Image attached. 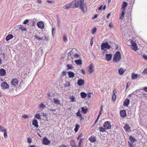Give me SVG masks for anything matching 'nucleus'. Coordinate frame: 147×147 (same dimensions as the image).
Masks as SVG:
<instances>
[{"instance_id": "nucleus-1", "label": "nucleus", "mask_w": 147, "mask_h": 147, "mask_svg": "<svg viewBox=\"0 0 147 147\" xmlns=\"http://www.w3.org/2000/svg\"><path fill=\"white\" fill-rule=\"evenodd\" d=\"M121 59V55L119 51H117L114 55L113 58V62L118 63Z\"/></svg>"}, {"instance_id": "nucleus-2", "label": "nucleus", "mask_w": 147, "mask_h": 147, "mask_svg": "<svg viewBox=\"0 0 147 147\" xmlns=\"http://www.w3.org/2000/svg\"><path fill=\"white\" fill-rule=\"evenodd\" d=\"M84 0H74L71 2V4H73L74 5L75 8H76L84 4Z\"/></svg>"}, {"instance_id": "nucleus-3", "label": "nucleus", "mask_w": 147, "mask_h": 147, "mask_svg": "<svg viewBox=\"0 0 147 147\" xmlns=\"http://www.w3.org/2000/svg\"><path fill=\"white\" fill-rule=\"evenodd\" d=\"M19 80L16 78H13L10 81V84L13 87H16L18 85Z\"/></svg>"}, {"instance_id": "nucleus-4", "label": "nucleus", "mask_w": 147, "mask_h": 147, "mask_svg": "<svg viewBox=\"0 0 147 147\" xmlns=\"http://www.w3.org/2000/svg\"><path fill=\"white\" fill-rule=\"evenodd\" d=\"M103 126L106 129H111L112 127L111 123L109 121L105 122L103 124Z\"/></svg>"}, {"instance_id": "nucleus-5", "label": "nucleus", "mask_w": 147, "mask_h": 147, "mask_svg": "<svg viewBox=\"0 0 147 147\" xmlns=\"http://www.w3.org/2000/svg\"><path fill=\"white\" fill-rule=\"evenodd\" d=\"M111 47L110 45H109L107 42L102 43L101 45V49H109Z\"/></svg>"}, {"instance_id": "nucleus-6", "label": "nucleus", "mask_w": 147, "mask_h": 147, "mask_svg": "<svg viewBox=\"0 0 147 147\" xmlns=\"http://www.w3.org/2000/svg\"><path fill=\"white\" fill-rule=\"evenodd\" d=\"M130 43L131 44V48L132 49L135 51H137L138 50V47L137 44L135 42L132 40H131Z\"/></svg>"}, {"instance_id": "nucleus-7", "label": "nucleus", "mask_w": 147, "mask_h": 147, "mask_svg": "<svg viewBox=\"0 0 147 147\" xmlns=\"http://www.w3.org/2000/svg\"><path fill=\"white\" fill-rule=\"evenodd\" d=\"M1 88L3 89H7L9 88V85L5 82H3L1 84Z\"/></svg>"}, {"instance_id": "nucleus-8", "label": "nucleus", "mask_w": 147, "mask_h": 147, "mask_svg": "<svg viewBox=\"0 0 147 147\" xmlns=\"http://www.w3.org/2000/svg\"><path fill=\"white\" fill-rule=\"evenodd\" d=\"M77 51L76 49H73L71 51H70L68 54V58H69L70 57L71 58H74V55L75 53L74 52L76 51Z\"/></svg>"}, {"instance_id": "nucleus-9", "label": "nucleus", "mask_w": 147, "mask_h": 147, "mask_svg": "<svg viewBox=\"0 0 147 147\" xmlns=\"http://www.w3.org/2000/svg\"><path fill=\"white\" fill-rule=\"evenodd\" d=\"M63 8L65 9H67L70 8H75L74 5L73 4H71V2L69 4L65 5Z\"/></svg>"}, {"instance_id": "nucleus-10", "label": "nucleus", "mask_w": 147, "mask_h": 147, "mask_svg": "<svg viewBox=\"0 0 147 147\" xmlns=\"http://www.w3.org/2000/svg\"><path fill=\"white\" fill-rule=\"evenodd\" d=\"M51 143V141L47 139V138L45 137L42 140V143L45 145H48Z\"/></svg>"}, {"instance_id": "nucleus-11", "label": "nucleus", "mask_w": 147, "mask_h": 147, "mask_svg": "<svg viewBox=\"0 0 147 147\" xmlns=\"http://www.w3.org/2000/svg\"><path fill=\"white\" fill-rule=\"evenodd\" d=\"M120 114L121 117H125L127 115L126 110L125 109L121 110L120 111Z\"/></svg>"}, {"instance_id": "nucleus-12", "label": "nucleus", "mask_w": 147, "mask_h": 147, "mask_svg": "<svg viewBox=\"0 0 147 147\" xmlns=\"http://www.w3.org/2000/svg\"><path fill=\"white\" fill-rule=\"evenodd\" d=\"M89 74H90L93 71V66L92 64H90L87 67Z\"/></svg>"}, {"instance_id": "nucleus-13", "label": "nucleus", "mask_w": 147, "mask_h": 147, "mask_svg": "<svg viewBox=\"0 0 147 147\" xmlns=\"http://www.w3.org/2000/svg\"><path fill=\"white\" fill-rule=\"evenodd\" d=\"M37 26L38 28L40 29H43L44 28V24L42 21H39L37 24Z\"/></svg>"}, {"instance_id": "nucleus-14", "label": "nucleus", "mask_w": 147, "mask_h": 147, "mask_svg": "<svg viewBox=\"0 0 147 147\" xmlns=\"http://www.w3.org/2000/svg\"><path fill=\"white\" fill-rule=\"evenodd\" d=\"M105 59L107 61H110L111 59L112 55L111 54H106L105 55Z\"/></svg>"}, {"instance_id": "nucleus-15", "label": "nucleus", "mask_w": 147, "mask_h": 147, "mask_svg": "<svg viewBox=\"0 0 147 147\" xmlns=\"http://www.w3.org/2000/svg\"><path fill=\"white\" fill-rule=\"evenodd\" d=\"M84 81L82 79H79L77 82V84L79 86H82L84 85Z\"/></svg>"}, {"instance_id": "nucleus-16", "label": "nucleus", "mask_w": 147, "mask_h": 147, "mask_svg": "<svg viewBox=\"0 0 147 147\" xmlns=\"http://www.w3.org/2000/svg\"><path fill=\"white\" fill-rule=\"evenodd\" d=\"M80 7L81 10L83 13H84L87 11V7L85 4H84L82 6H80Z\"/></svg>"}, {"instance_id": "nucleus-17", "label": "nucleus", "mask_w": 147, "mask_h": 147, "mask_svg": "<svg viewBox=\"0 0 147 147\" xmlns=\"http://www.w3.org/2000/svg\"><path fill=\"white\" fill-rule=\"evenodd\" d=\"M130 103L129 100L128 98H126L123 102V105L124 106L128 107Z\"/></svg>"}, {"instance_id": "nucleus-18", "label": "nucleus", "mask_w": 147, "mask_h": 147, "mask_svg": "<svg viewBox=\"0 0 147 147\" xmlns=\"http://www.w3.org/2000/svg\"><path fill=\"white\" fill-rule=\"evenodd\" d=\"M6 73V71L5 69L3 68L0 69V76H4Z\"/></svg>"}, {"instance_id": "nucleus-19", "label": "nucleus", "mask_w": 147, "mask_h": 147, "mask_svg": "<svg viewBox=\"0 0 147 147\" xmlns=\"http://www.w3.org/2000/svg\"><path fill=\"white\" fill-rule=\"evenodd\" d=\"M67 73L69 78H73L75 77V74L73 72L69 71Z\"/></svg>"}, {"instance_id": "nucleus-20", "label": "nucleus", "mask_w": 147, "mask_h": 147, "mask_svg": "<svg viewBox=\"0 0 147 147\" xmlns=\"http://www.w3.org/2000/svg\"><path fill=\"white\" fill-rule=\"evenodd\" d=\"M32 124L37 128H38L39 126L38 125V121L35 119L33 120L32 122Z\"/></svg>"}, {"instance_id": "nucleus-21", "label": "nucleus", "mask_w": 147, "mask_h": 147, "mask_svg": "<svg viewBox=\"0 0 147 147\" xmlns=\"http://www.w3.org/2000/svg\"><path fill=\"white\" fill-rule=\"evenodd\" d=\"M89 140L91 142H94L96 141V137L94 136H91L89 138Z\"/></svg>"}, {"instance_id": "nucleus-22", "label": "nucleus", "mask_w": 147, "mask_h": 147, "mask_svg": "<svg viewBox=\"0 0 147 147\" xmlns=\"http://www.w3.org/2000/svg\"><path fill=\"white\" fill-rule=\"evenodd\" d=\"M124 127L126 131L129 132L130 131L131 127L129 126V125H126Z\"/></svg>"}, {"instance_id": "nucleus-23", "label": "nucleus", "mask_w": 147, "mask_h": 147, "mask_svg": "<svg viewBox=\"0 0 147 147\" xmlns=\"http://www.w3.org/2000/svg\"><path fill=\"white\" fill-rule=\"evenodd\" d=\"M13 37V36L12 34H9L6 36L5 40L6 41H8L9 40L12 39Z\"/></svg>"}, {"instance_id": "nucleus-24", "label": "nucleus", "mask_w": 147, "mask_h": 147, "mask_svg": "<svg viewBox=\"0 0 147 147\" xmlns=\"http://www.w3.org/2000/svg\"><path fill=\"white\" fill-rule=\"evenodd\" d=\"M127 3L125 2H123V3L122 4V7L121 9L125 11V8L127 6Z\"/></svg>"}, {"instance_id": "nucleus-25", "label": "nucleus", "mask_w": 147, "mask_h": 147, "mask_svg": "<svg viewBox=\"0 0 147 147\" xmlns=\"http://www.w3.org/2000/svg\"><path fill=\"white\" fill-rule=\"evenodd\" d=\"M81 109L82 112L84 114L86 113L88 111V109L86 106L82 107Z\"/></svg>"}, {"instance_id": "nucleus-26", "label": "nucleus", "mask_w": 147, "mask_h": 147, "mask_svg": "<svg viewBox=\"0 0 147 147\" xmlns=\"http://www.w3.org/2000/svg\"><path fill=\"white\" fill-rule=\"evenodd\" d=\"M125 70L122 67L120 68L118 70V72L119 75H122L125 72Z\"/></svg>"}, {"instance_id": "nucleus-27", "label": "nucleus", "mask_w": 147, "mask_h": 147, "mask_svg": "<svg viewBox=\"0 0 147 147\" xmlns=\"http://www.w3.org/2000/svg\"><path fill=\"white\" fill-rule=\"evenodd\" d=\"M54 102L56 105L60 104V101L57 98H54L53 99Z\"/></svg>"}, {"instance_id": "nucleus-28", "label": "nucleus", "mask_w": 147, "mask_h": 147, "mask_svg": "<svg viewBox=\"0 0 147 147\" xmlns=\"http://www.w3.org/2000/svg\"><path fill=\"white\" fill-rule=\"evenodd\" d=\"M39 108L40 109H43L46 107V106L43 103H41L38 106Z\"/></svg>"}, {"instance_id": "nucleus-29", "label": "nucleus", "mask_w": 147, "mask_h": 147, "mask_svg": "<svg viewBox=\"0 0 147 147\" xmlns=\"http://www.w3.org/2000/svg\"><path fill=\"white\" fill-rule=\"evenodd\" d=\"M99 131L101 132H104L106 131V129H105V128H103L102 127H99Z\"/></svg>"}, {"instance_id": "nucleus-30", "label": "nucleus", "mask_w": 147, "mask_h": 147, "mask_svg": "<svg viewBox=\"0 0 147 147\" xmlns=\"http://www.w3.org/2000/svg\"><path fill=\"white\" fill-rule=\"evenodd\" d=\"M87 95V94L85 92H82L80 93V96L82 98H86Z\"/></svg>"}, {"instance_id": "nucleus-31", "label": "nucleus", "mask_w": 147, "mask_h": 147, "mask_svg": "<svg viewBox=\"0 0 147 147\" xmlns=\"http://www.w3.org/2000/svg\"><path fill=\"white\" fill-rule=\"evenodd\" d=\"M75 62L77 65H80L82 63V61L81 59L76 60Z\"/></svg>"}, {"instance_id": "nucleus-32", "label": "nucleus", "mask_w": 147, "mask_h": 147, "mask_svg": "<svg viewBox=\"0 0 147 147\" xmlns=\"http://www.w3.org/2000/svg\"><path fill=\"white\" fill-rule=\"evenodd\" d=\"M18 28L19 30H21L22 31L26 30V28L21 25L19 26Z\"/></svg>"}, {"instance_id": "nucleus-33", "label": "nucleus", "mask_w": 147, "mask_h": 147, "mask_svg": "<svg viewBox=\"0 0 147 147\" xmlns=\"http://www.w3.org/2000/svg\"><path fill=\"white\" fill-rule=\"evenodd\" d=\"M138 75L137 74L133 73L131 76L132 79V80L136 79L137 78Z\"/></svg>"}, {"instance_id": "nucleus-34", "label": "nucleus", "mask_w": 147, "mask_h": 147, "mask_svg": "<svg viewBox=\"0 0 147 147\" xmlns=\"http://www.w3.org/2000/svg\"><path fill=\"white\" fill-rule=\"evenodd\" d=\"M80 127V126L78 124H76L75 125V127L74 129V130L76 132H77Z\"/></svg>"}, {"instance_id": "nucleus-35", "label": "nucleus", "mask_w": 147, "mask_h": 147, "mask_svg": "<svg viewBox=\"0 0 147 147\" xmlns=\"http://www.w3.org/2000/svg\"><path fill=\"white\" fill-rule=\"evenodd\" d=\"M34 117L35 118H36L38 119H41V115L40 113L36 114L35 115Z\"/></svg>"}, {"instance_id": "nucleus-36", "label": "nucleus", "mask_w": 147, "mask_h": 147, "mask_svg": "<svg viewBox=\"0 0 147 147\" xmlns=\"http://www.w3.org/2000/svg\"><path fill=\"white\" fill-rule=\"evenodd\" d=\"M69 98L70 100V101L71 102H75L76 100V98L74 96H70L69 97Z\"/></svg>"}, {"instance_id": "nucleus-37", "label": "nucleus", "mask_w": 147, "mask_h": 147, "mask_svg": "<svg viewBox=\"0 0 147 147\" xmlns=\"http://www.w3.org/2000/svg\"><path fill=\"white\" fill-rule=\"evenodd\" d=\"M129 139L132 142H134L136 141V140L132 136H130L129 137Z\"/></svg>"}, {"instance_id": "nucleus-38", "label": "nucleus", "mask_w": 147, "mask_h": 147, "mask_svg": "<svg viewBox=\"0 0 147 147\" xmlns=\"http://www.w3.org/2000/svg\"><path fill=\"white\" fill-rule=\"evenodd\" d=\"M125 11L124 10H123L122 11L121 16L119 18L120 19L122 20L123 19L124 16Z\"/></svg>"}, {"instance_id": "nucleus-39", "label": "nucleus", "mask_w": 147, "mask_h": 147, "mask_svg": "<svg viewBox=\"0 0 147 147\" xmlns=\"http://www.w3.org/2000/svg\"><path fill=\"white\" fill-rule=\"evenodd\" d=\"M66 66L67 67V69H72L73 68V65L71 64H68L66 65Z\"/></svg>"}, {"instance_id": "nucleus-40", "label": "nucleus", "mask_w": 147, "mask_h": 147, "mask_svg": "<svg viewBox=\"0 0 147 147\" xmlns=\"http://www.w3.org/2000/svg\"><path fill=\"white\" fill-rule=\"evenodd\" d=\"M82 140L83 138H81L80 139L79 142L78 143V147H81L82 143Z\"/></svg>"}, {"instance_id": "nucleus-41", "label": "nucleus", "mask_w": 147, "mask_h": 147, "mask_svg": "<svg viewBox=\"0 0 147 147\" xmlns=\"http://www.w3.org/2000/svg\"><path fill=\"white\" fill-rule=\"evenodd\" d=\"M116 99V95L115 94H113L112 96V100L113 102H114Z\"/></svg>"}, {"instance_id": "nucleus-42", "label": "nucleus", "mask_w": 147, "mask_h": 147, "mask_svg": "<svg viewBox=\"0 0 147 147\" xmlns=\"http://www.w3.org/2000/svg\"><path fill=\"white\" fill-rule=\"evenodd\" d=\"M97 28L95 27L92 29L91 32L92 34H94L96 32Z\"/></svg>"}, {"instance_id": "nucleus-43", "label": "nucleus", "mask_w": 147, "mask_h": 147, "mask_svg": "<svg viewBox=\"0 0 147 147\" xmlns=\"http://www.w3.org/2000/svg\"><path fill=\"white\" fill-rule=\"evenodd\" d=\"M4 132V136L5 138H6L7 136V132L6 129H5L3 131Z\"/></svg>"}, {"instance_id": "nucleus-44", "label": "nucleus", "mask_w": 147, "mask_h": 147, "mask_svg": "<svg viewBox=\"0 0 147 147\" xmlns=\"http://www.w3.org/2000/svg\"><path fill=\"white\" fill-rule=\"evenodd\" d=\"M5 129H5L3 127L0 125V132L3 131Z\"/></svg>"}, {"instance_id": "nucleus-45", "label": "nucleus", "mask_w": 147, "mask_h": 147, "mask_svg": "<svg viewBox=\"0 0 147 147\" xmlns=\"http://www.w3.org/2000/svg\"><path fill=\"white\" fill-rule=\"evenodd\" d=\"M143 75L147 74V69H145L142 72Z\"/></svg>"}, {"instance_id": "nucleus-46", "label": "nucleus", "mask_w": 147, "mask_h": 147, "mask_svg": "<svg viewBox=\"0 0 147 147\" xmlns=\"http://www.w3.org/2000/svg\"><path fill=\"white\" fill-rule=\"evenodd\" d=\"M32 142V138L30 137H28L27 138V142H28L30 144L31 142Z\"/></svg>"}, {"instance_id": "nucleus-47", "label": "nucleus", "mask_w": 147, "mask_h": 147, "mask_svg": "<svg viewBox=\"0 0 147 147\" xmlns=\"http://www.w3.org/2000/svg\"><path fill=\"white\" fill-rule=\"evenodd\" d=\"M74 58H77L79 57V55L77 53H75L74 55Z\"/></svg>"}, {"instance_id": "nucleus-48", "label": "nucleus", "mask_w": 147, "mask_h": 147, "mask_svg": "<svg viewBox=\"0 0 147 147\" xmlns=\"http://www.w3.org/2000/svg\"><path fill=\"white\" fill-rule=\"evenodd\" d=\"M34 37H35V38H36V39H37L38 40H40L42 39V38H40L39 37H38V36H37V35H35L34 36Z\"/></svg>"}, {"instance_id": "nucleus-49", "label": "nucleus", "mask_w": 147, "mask_h": 147, "mask_svg": "<svg viewBox=\"0 0 147 147\" xmlns=\"http://www.w3.org/2000/svg\"><path fill=\"white\" fill-rule=\"evenodd\" d=\"M29 20H28L27 19L25 20L23 22V24H27L29 22Z\"/></svg>"}, {"instance_id": "nucleus-50", "label": "nucleus", "mask_w": 147, "mask_h": 147, "mask_svg": "<svg viewBox=\"0 0 147 147\" xmlns=\"http://www.w3.org/2000/svg\"><path fill=\"white\" fill-rule=\"evenodd\" d=\"M22 117L24 118L27 119L29 118L28 116L26 115H22Z\"/></svg>"}, {"instance_id": "nucleus-51", "label": "nucleus", "mask_w": 147, "mask_h": 147, "mask_svg": "<svg viewBox=\"0 0 147 147\" xmlns=\"http://www.w3.org/2000/svg\"><path fill=\"white\" fill-rule=\"evenodd\" d=\"M70 86V82H69L67 81L65 83V86L69 87Z\"/></svg>"}, {"instance_id": "nucleus-52", "label": "nucleus", "mask_w": 147, "mask_h": 147, "mask_svg": "<svg viewBox=\"0 0 147 147\" xmlns=\"http://www.w3.org/2000/svg\"><path fill=\"white\" fill-rule=\"evenodd\" d=\"M83 136V135L82 133L80 134V135L78 136V137L77 138V139L78 140H79L80 138H81Z\"/></svg>"}, {"instance_id": "nucleus-53", "label": "nucleus", "mask_w": 147, "mask_h": 147, "mask_svg": "<svg viewBox=\"0 0 147 147\" xmlns=\"http://www.w3.org/2000/svg\"><path fill=\"white\" fill-rule=\"evenodd\" d=\"M76 115L78 117H81V116H82V115L80 113H79L78 112H77L76 114Z\"/></svg>"}, {"instance_id": "nucleus-54", "label": "nucleus", "mask_w": 147, "mask_h": 147, "mask_svg": "<svg viewBox=\"0 0 147 147\" xmlns=\"http://www.w3.org/2000/svg\"><path fill=\"white\" fill-rule=\"evenodd\" d=\"M128 143H129V146L130 147H134V146H133V144L132 142L130 143L128 142Z\"/></svg>"}, {"instance_id": "nucleus-55", "label": "nucleus", "mask_w": 147, "mask_h": 147, "mask_svg": "<svg viewBox=\"0 0 147 147\" xmlns=\"http://www.w3.org/2000/svg\"><path fill=\"white\" fill-rule=\"evenodd\" d=\"M63 40L65 42H66L67 41V39L65 36H63Z\"/></svg>"}, {"instance_id": "nucleus-56", "label": "nucleus", "mask_w": 147, "mask_h": 147, "mask_svg": "<svg viewBox=\"0 0 147 147\" xmlns=\"http://www.w3.org/2000/svg\"><path fill=\"white\" fill-rule=\"evenodd\" d=\"M93 37L91 38V40L90 42V44L91 46H92L93 45Z\"/></svg>"}, {"instance_id": "nucleus-57", "label": "nucleus", "mask_w": 147, "mask_h": 147, "mask_svg": "<svg viewBox=\"0 0 147 147\" xmlns=\"http://www.w3.org/2000/svg\"><path fill=\"white\" fill-rule=\"evenodd\" d=\"M113 25L111 22H110L109 25V26L110 28H112L113 27Z\"/></svg>"}, {"instance_id": "nucleus-58", "label": "nucleus", "mask_w": 147, "mask_h": 147, "mask_svg": "<svg viewBox=\"0 0 147 147\" xmlns=\"http://www.w3.org/2000/svg\"><path fill=\"white\" fill-rule=\"evenodd\" d=\"M47 2L49 3H51L54 4V1H51L48 0L47 1Z\"/></svg>"}, {"instance_id": "nucleus-59", "label": "nucleus", "mask_w": 147, "mask_h": 147, "mask_svg": "<svg viewBox=\"0 0 147 147\" xmlns=\"http://www.w3.org/2000/svg\"><path fill=\"white\" fill-rule=\"evenodd\" d=\"M91 95L92 94L91 93H88L87 95L88 98H90L91 97Z\"/></svg>"}, {"instance_id": "nucleus-60", "label": "nucleus", "mask_w": 147, "mask_h": 147, "mask_svg": "<svg viewBox=\"0 0 147 147\" xmlns=\"http://www.w3.org/2000/svg\"><path fill=\"white\" fill-rule=\"evenodd\" d=\"M101 50H103V52H102L103 54H104L106 53L107 51V50L105 49H101Z\"/></svg>"}, {"instance_id": "nucleus-61", "label": "nucleus", "mask_w": 147, "mask_h": 147, "mask_svg": "<svg viewBox=\"0 0 147 147\" xmlns=\"http://www.w3.org/2000/svg\"><path fill=\"white\" fill-rule=\"evenodd\" d=\"M31 22H32V24L31 25L32 26H35L36 23L34 21H32Z\"/></svg>"}, {"instance_id": "nucleus-62", "label": "nucleus", "mask_w": 147, "mask_h": 147, "mask_svg": "<svg viewBox=\"0 0 147 147\" xmlns=\"http://www.w3.org/2000/svg\"><path fill=\"white\" fill-rule=\"evenodd\" d=\"M81 72H82V73L83 75H85V70H84V69H82L81 70Z\"/></svg>"}, {"instance_id": "nucleus-63", "label": "nucleus", "mask_w": 147, "mask_h": 147, "mask_svg": "<svg viewBox=\"0 0 147 147\" xmlns=\"http://www.w3.org/2000/svg\"><path fill=\"white\" fill-rule=\"evenodd\" d=\"M143 57L145 60H147V56L145 55H143Z\"/></svg>"}, {"instance_id": "nucleus-64", "label": "nucleus", "mask_w": 147, "mask_h": 147, "mask_svg": "<svg viewBox=\"0 0 147 147\" xmlns=\"http://www.w3.org/2000/svg\"><path fill=\"white\" fill-rule=\"evenodd\" d=\"M143 90L146 92H147V87H144L143 88Z\"/></svg>"}]
</instances>
